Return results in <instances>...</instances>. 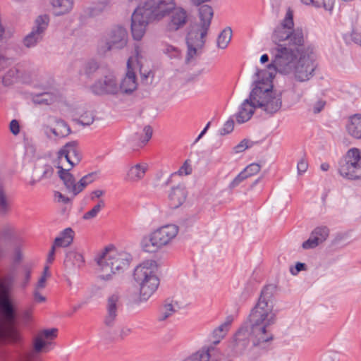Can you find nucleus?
Listing matches in <instances>:
<instances>
[{
    "instance_id": "obj_1",
    "label": "nucleus",
    "mask_w": 361,
    "mask_h": 361,
    "mask_svg": "<svg viewBox=\"0 0 361 361\" xmlns=\"http://www.w3.org/2000/svg\"><path fill=\"white\" fill-rule=\"evenodd\" d=\"M274 287L266 286L262 290L255 305L251 309L247 321L233 336V348L237 352L243 351L250 342L260 346L272 340L270 327L277 319L274 310Z\"/></svg>"
},
{
    "instance_id": "obj_2",
    "label": "nucleus",
    "mask_w": 361,
    "mask_h": 361,
    "mask_svg": "<svg viewBox=\"0 0 361 361\" xmlns=\"http://www.w3.org/2000/svg\"><path fill=\"white\" fill-rule=\"evenodd\" d=\"M291 55L286 50H280L264 69H257L255 74V86L250 92L251 99L257 106L267 114H273L280 110L282 106L281 94L273 90L272 80L276 71L287 74L290 71Z\"/></svg>"
},
{
    "instance_id": "obj_3",
    "label": "nucleus",
    "mask_w": 361,
    "mask_h": 361,
    "mask_svg": "<svg viewBox=\"0 0 361 361\" xmlns=\"http://www.w3.org/2000/svg\"><path fill=\"white\" fill-rule=\"evenodd\" d=\"M176 6L173 0H147L138 6L131 16V32L135 40H140L152 20H160Z\"/></svg>"
},
{
    "instance_id": "obj_4",
    "label": "nucleus",
    "mask_w": 361,
    "mask_h": 361,
    "mask_svg": "<svg viewBox=\"0 0 361 361\" xmlns=\"http://www.w3.org/2000/svg\"><path fill=\"white\" fill-rule=\"evenodd\" d=\"M94 259L99 267L100 279L109 281L114 275L128 269L131 256L128 252L118 251L114 246H107L96 255Z\"/></svg>"
},
{
    "instance_id": "obj_5",
    "label": "nucleus",
    "mask_w": 361,
    "mask_h": 361,
    "mask_svg": "<svg viewBox=\"0 0 361 361\" xmlns=\"http://www.w3.org/2000/svg\"><path fill=\"white\" fill-rule=\"evenodd\" d=\"M281 49L286 50V54L291 55L292 59L289 60L290 71L288 74L293 73L295 78L300 82L307 81L313 76L317 63L312 47H305L303 45L299 52L292 48L280 47L276 49L275 56Z\"/></svg>"
},
{
    "instance_id": "obj_6",
    "label": "nucleus",
    "mask_w": 361,
    "mask_h": 361,
    "mask_svg": "<svg viewBox=\"0 0 361 361\" xmlns=\"http://www.w3.org/2000/svg\"><path fill=\"white\" fill-rule=\"evenodd\" d=\"M0 314L2 317L0 319V339L17 342L20 340V334L14 326L17 313L2 282L0 283ZM20 361H30V358L25 356Z\"/></svg>"
},
{
    "instance_id": "obj_7",
    "label": "nucleus",
    "mask_w": 361,
    "mask_h": 361,
    "mask_svg": "<svg viewBox=\"0 0 361 361\" xmlns=\"http://www.w3.org/2000/svg\"><path fill=\"white\" fill-rule=\"evenodd\" d=\"M293 14L288 9L281 23L274 29L271 36L272 41L277 44L274 54L280 47L292 48L299 52L304 45L305 39L302 28H293Z\"/></svg>"
},
{
    "instance_id": "obj_8",
    "label": "nucleus",
    "mask_w": 361,
    "mask_h": 361,
    "mask_svg": "<svg viewBox=\"0 0 361 361\" xmlns=\"http://www.w3.org/2000/svg\"><path fill=\"white\" fill-rule=\"evenodd\" d=\"M178 226L173 224H166L153 230L147 237L142 238L141 247L148 253H156L164 247L169 245L177 236Z\"/></svg>"
},
{
    "instance_id": "obj_9",
    "label": "nucleus",
    "mask_w": 361,
    "mask_h": 361,
    "mask_svg": "<svg viewBox=\"0 0 361 361\" xmlns=\"http://www.w3.org/2000/svg\"><path fill=\"white\" fill-rule=\"evenodd\" d=\"M155 265L152 261H146L138 265L134 271L133 276L140 287V298L147 300L157 289L159 281L155 274Z\"/></svg>"
},
{
    "instance_id": "obj_10",
    "label": "nucleus",
    "mask_w": 361,
    "mask_h": 361,
    "mask_svg": "<svg viewBox=\"0 0 361 361\" xmlns=\"http://www.w3.org/2000/svg\"><path fill=\"white\" fill-rule=\"evenodd\" d=\"M338 173L349 180H361V150L356 147L349 149L338 165Z\"/></svg>"
},
{
    "instance_id": "obj_11",
    "label": "nucleus",
    "mask_w": 361,
    "mask_h": 361,
    "mask_svg": "<svg viewBox=\"0 0 361 361\" xmlns=\"http://www.w3.org/2000/svg\"><path fill=\"white\" fill-rule=\"evenodd\" d=\"M57 168L60 179L63 181L68 192L72 194L73 197L82 192L87 185L93 183L97 177L96 172L90 173L76 183L75 178L69 172L70 168H63L62 166H59Z\"/></svg>"
},
{
    "instance_id": "obj_12",
    "label": "nucleus",
    "mask_w": 361,
    "mask_h": 361,
    "mask_svg": "<svg viewBox=\"0 0 361 361\" xmlns=\"http://www.w3.org/2000/svg\"><path fill=\"white\" fill-rule=\"evenodd\" d=\"M208 30L200 26L198 24L193 25L187 35L186 43L188 46V53L186 61L189 62L197 55L204 44V37L207 34Z\"/></svg>"
},
{
    "instance_id": "obj_13",
    "label": "nucleus",
    "mask_w": 361,
    "mask_h": 361,
    "mask_svg": "<svg viewBox=\"0 0 361 361\" xmlns=\"http://www.w3.org/2000/svg\"><path fill=\"white\" fill-rule=\"evenodd\" d=\"M122 307L123 299L119 292H114L106 297L105 300L106 314L104 319L106 326L112 327L114 326Z\"/></svg>"
},
{
    "instance_id": "obj_14",
    "label": "nucleus",
    "mask_w": 361,
    "mask_h": 361,
    "mask_svg": "<svg viewBox=\"0 0 361 361\" xmlns=\"http://www.w3.org/2000/svg\"><path fill=\"white\" fill-rule=\"evenodd\" d=\"M103 78L97 81L92 86L95 94H116L119 90L118 80L114 71L102 69Z\"/></svg>"
},
{
    "instance_id": "obj_15",
    "label": "nucleus",
    "mask_w": 361,
    "mask_h": 361,
    "mask_svg": "<svg viewBox=\"0 0 361 361\" xmlns=\"http://www.w3.org/2000/svg\"><path fill=\"white\" fill-rule=\"evenodd\" d=\"M49 22L47 15L38 16L32 31L23 39V44L27 48L35 47L43 39L44 33L47 30Z\"/></svg>"
},
{
    "instance_id": "obj_16",
    "label": "nucleus",
    "mask_w": 361,
    "mask_h": 361,
    "mask_svg": "<svg viewBox=\"0 0 361 361\" xmlns=\"http://www.w3.org/2000/svg\"><path fill=\"white\" fill-rule=\"evenodd\" d=\"M59 166L63 167V161L68 164L70 170L78 164L81 160V154L78 146L77 141L67 142L58 152Z\"/></svg>"
},
{
    "instance_id": "obj_17",
    "label": "nucleus",
    "mask_w": 361,
    "mask_h": 361,
    "mask_svg": "<svg viewBox=\"0 0 361 361\" xmlns=\"http://www.w3.org/2000/svg\"><path fill=\"white\" fill-rule=\"evenodd\" d=\"M128 39L126 29L121 25H116L107 34L105 49L106 50L121 49L127 45Z\"/></svg>"
},
{
    "instance_id": "obj_18",
    "label": "nucleus",
    "mask_w": 361,
    "mask_h": 361,
    "mask_svg": "<svg viewBox=\"0 0 361 361\" xmlns=\"http://www.w3.org/2000/svg\"><path fill=\"white\" fill-rule=\"evenodd\" d=\"M188 20L187 11L181 7L174 8L169 16L166 24V30L169 32H175L183 28Z\"/></svg>"
},
{
    "instance_id": "obj_19",
    "label": "nucleus",
    "mask_w": 361,
    "mask_h": 361,
    "mask_svg": "<svg viewBox=\"0 0 361 361\" xmlns=\"http://www.w3.org/2000/svg\"><path fill=\"white\" fill-rule=\"evenodd\" d=\"M221 359V352L214 345H211L202 348L183 361H219Z\"/></svg>"
},
{
    "instance_id": "obj_20",
    "label": "nucleus",
    "mask_w": 361,
    "mask_h": 361,
    "mask_svg": "<svg viewBox=\"0 0 361 361\" xmlns=\"http://www.w3.org/2000/svg\"><path fill=\"white\" fill-rule=\"evenodd\" d=\"M58 329L56 328L44 329L39 331L33 341V349L35 353H41L50 343V341L57 337Z\"/></svg>"
},
{
    "instance_id": "obj_21",
    "label": "nucleus",
    "mask_w": 361,
    "mask_h": 361,
    "mask_svg": "<svg viewBox=\"0 0 361 361\" xmlns=\"http://www.w3.org/2000/svg\"><path fill=\"white\" fill-rule=\"evenodd\" d=\"M329 234V230L326 226H319L315 228L311 233L310 238L303 242V249H312L324 242Z\"/></svg>"
},
{
    "instance_id": "obj_22",
    "label": "nucleus",
    "mask_w": 361,
    "mask_h": 361,
    "mask_svg": "<svg viewBox=\"0 0 361 361\" xmlns=\"http://www.w3.org/2000/svg\"><path fill=\"white\" fill-rule=\"evenodd\" d=\"M257 108V106L251 99L250 94L249 98L245 99L240 104L237 112L234 114L236 122L239 124H242L250 120Z\"/></svg>"
},
{
    "instance_id": "obj_23",
    "label": "nucleus",
    "mask_w": 361,
    "mask_h": 361,
    "mask_svg": "<svg viewBox=\"0 0 361 361\" xmlns=\"http://www.w3.org/2000/svg\"><path fill=\"white\" fill-rule=\"evenodd\" d=\"M130 63L131 59H129L127 62V72L126 76L119 85V90L124 93H131L135 91L137 87L135 74L131 68Z\"/></svg>"
},
{
    "instance_id": "obj_24",
    "label": "nucleus",
    "mask_w": 361,
    "mask_h": 361,
    "mask_svg": "<svg viewBox=\"0 0 361 361\" xmlns=\"http://www.w3.org/2000/svg\"><path fill=\"white\" fill-rule=\"evenodd\" d=\"M148 170V165L145 162H140L129 166L126 173V180L137 183L141 180Z\"/></svg>"
},
{
    "instance_id": "obj_25",
    "label": "nucleus",
    "mask_w": 361,
    "mask_h": 361,
    "mask_svg": "<svg viewBox=\"0 0 361 361\" xmlns=\"http://www.w3.org/2000/svg\"><path fill=\"white\" fill-rule=\"evenodd\" d=\"M187 197V191L182 185L173 187L169 194V198L172 207L177 208L180 206Z\"/></svg>"
},
{
    "instance_id": "obj_26",
    "label": "nucleus",
    "mask_w": 361,
    "mask_h": 361,
    "mask_svg": "<svg viewBox=\"0 0 361 361\" xmlns=\"http://www.w3.org/2000/svg\"><path fill=\"white\" fill-rule=\"evenodd\" d=\"M54 14L61 16L69 13L73 8L74 0H51Z\"/></svg>"
},
{
    "instance_id": "obj_27",
    "label": "nucleus",
    "mask_w": 361,
    "mask_h": 361,
    "mask_svg": "<svg viewBox=\"0 0 361 361\" xmlns=\"http://www.w3.org/2000/svg\"><path fill=\"white\" fill-rule=\"evenodd\" d=\"M233 322V318L231 316L226 317V321L221 324L218 327H216L212 331V343L214 345H217L220 343L221 340L224 338L228 331L231 323Z\"/></svg>"
},
{
    "instance_id": "obj_28",
    "label": "nucleus",
    "mask_w": 361,
    "mask_h": 361,
    "mask_svg": "<svg viewBox=\"0 0 361 361\" xmlns=\"http://www.w3.org/2000/svg\"><path fill=\"white\" fill-rule=\"evenodd\" d=\"M74 235L75 233L73 229L66 228L55 238L54 245L56 247H68L73 243Z\"/></svg>"
},
{
    "instance_id": "obj_29",
    "label": "nucleus",
    "mask_w": 361,
    "mask_h": 361,
    "mask_svg": "<svg viewBox=\"0 0 361 361\" xmlns=\"http://www.w3.org/2000/svg\"><path fill=\"white\" fill-rule=\"evenodd\" d=\"M348 133L356 139H361V115L350 117L346 126Z\"/></svg>"
},
{
    "instance_id": "obj_30",
    "label": "nucleus",
    "mask_w": 361,
    "mask_h": 361,
    "mask_svg": "<svg viewBox=\"0 0 361 361\" xmlns=\"http://www.w3.org/2000/svg\"><path fill=\"white\" fill-rule=\"evenodd\" d=\"M199 16L200 23L198 25L209 30L213 17L212 8L208 5L202 6L199 9Z\"/></svg>"
},
{
    "instance_id": "obj_31",
    "label": "nucleus",
    "mask_w": 361,
    "mask_h": 361,
    "mask_svg": "<svg viewBox=\"0 0 361 361\" xmlns=\"http://www.w3.org/2000/svg\"><path fill=\"white\" fill-rule=\"evenodd\" d=\"M83 263V257L81 254L75 251H70L67 252L64 260V264L67 268H72L73 267H80Z\"/></svg>"
},
{
    "instance_id": "obj_32",
    "label": "nucleus",
    "mask_w": 361,
    "mask_h": 361,
    "mask_svg": "<svg viewBox=\"0 0 361 361\" xmlns=\"http://www.w3.org/2000/svg\"><path fill=\"white\" fill-rule=\"evenodd\" d=\"M326 104L323 98L318 95H313L307 102L308 110L315 114H319L323 110Z\"/></svg>"
},
{
    "instance_id": "obj_33",
    "label": "nucleus",
    "mask_w": 361,
    "mask_h": 361,
    "mask_svg": "<svg viewBox=\"0 0 361 361\" xmlns=\"http://www.w3.org/2000/svg\"><path fill=\"white\" fill-rule=\"evenodd\" d=\"M177 307L178 303L176 302H173V300L169 299L166 300L161 308V312L159 316V320H166L167 318H169L170 316H171L173 313L176 312Z\"/></svg>"
},
{
    "instance_id": "obj_34",
    "label": "nucleus",
    "mask_w": 361,
    "mask_h": 361,
    "mask_svg": "<svg viewBox=\"0 0 361 361\" xmlns=\"http://www.w3.org/2000/svg\"><path fill=\"white\" fill-rule=\"evenodd\" d=\"M51 132L56 137H65L71 133V130L64 121L56 119L55 127L51 129Z\"/></svg>"
},
{
    "instance_id": "obj_35",
    "label": "nucleus",
    "mask_w": 361,
    "mask_h": 361,
    "mask_svg": "<svg viewBox=\"0 0 361 361\" xmlns=\"http://www.w3.org/2000/svg\"><path fill=\"white\" fill-rule=\"evenodd\" d=\"M57 100L56 94L50 92H43L35 94L32 97L35 104L50 105Z\"/></svg>"
},
{
    "instance_id": "obj_36",
    "label": "nucleus",
    "mask_w": 361,
    "mask_h": 361,
    "mask_svg": "<svg viewBox=\"0 0 361 361\" xmlns=\"http://www.w3.org/2000/svg\"><path fill=\"white\" fill-rule=\"evenodd\" d=\"M54 172L53 167L49 164L37 166L35 168V175L38 180H44L51 178Z\"/></svg>"
},
{
    "instance_id": "obj_37",
    "label": "nucleus",
    "mask_w": 361,
    "mask_h": 361,
    "mask_svg": "<svg viewBox=\"0 0 361 361\" xmlns=\"http://www.w3.org/2000/svg\"><path fill=\"white\" fill-rule=\"evenodd\" d=\"M11 209V201L5 190L0 187V215L6 216Z\"/></svg>"
},
{
    "instance_id": "obj_38",
    "label": "nucleus",
    "mask_w": 361,
    "mask_h": 361,
    "mask_svg": "<svg viewBox=\"0 0 361 361\" xmlns=\"http://www.w3.org/2000/svg\"><path fill=\"white\" fill-rule=\"evenodd\" d=\"M232 37V30L231 27H226L224 29L218 36L217 38V47L219 49H226L231 42Z\"/></svg>"
},
{
    "instance_id": "obj_39",
    "label": "nucleus",
    "mask_w": 361,
    "mask_h": 361,
    "mask_svg": "<svg viewBox=\"0 0 361 361\" xmlns=\"http://www.w3.org/2000/svg\"><path fill=\"white\" fill-rule=\"evenodd\" d=\"M19 78V71L13 67L10 68L2 78V82L5 86H9L16 82Z\"/></svg>"
},
{
    "instance_id": "obj_40",
    "label": "nucleus",
    "mask_w": 361,
    "mask_h": 361,
    "mask_svg": "<svg viewBox=\"0 0 361 361\" xmlns=\"http://www.w3.org/2000/svg\"><path fill=\"white\" fill-rule=\"evenodd\" d=\"M105 207V202L103 200H100L98 203L94 206V207L85 212L83 216L82 219L84 220H90L94 218H95L97 214L99 213V212Z\"/></svg>"
},
{
    "instance_id": "obj_41",
    "label": "nucleus",
    "mask_w": 361,
    "mask_h": 361,
    "mask_svg": "<svg viewBox=\"0 0 361 361\" xmlns=\"http://www.w3.org/2000/svg\"><path fill=\"white\" fill-rule=\"evenodd\" d=\"M94 121V115L92 111H86L81 114L79 123L82 126H90Z\"/></svg>"
},
{
    "instance_id": "obj_42",
    "label": "nucleus",
    "mask_w": 361,
    "mask_h": 361,
    "mask_svg": "<svg viewBox=\"0 0 361 361\" xmlns=\"http://www.w3.org/2000/svg\"><path fill=\"white\" fill-rule=\"evenodd\" d=\"M261 166L257 163H252L248 165L242 172L246 176V178L254 176L259 172Z\"/></svg>"
},
{
    "instance_id": "obj_43",
    "label": "nucleus",
    "mask_w": 361,
    "mask_h": 361,
    "mask_svg": "<svg viewBox=\"0 0 361 361\" xmlns=\"http://www.w3.org/2000/svg\"><path fill=\"white\" fill-rule=\"evenodd\" d=\"M163 51L164 54H167L170 58L179 57L180 54V50L177 47L168 44L164 45Z\"/></svg>"
},
{
    "instance_id": "obj_44",
    "label": "nucleus",
    "mask_w": 361,
    "mask_h": 361,
    "mask_svg": "<svg viewBox=\"0 0 361 361\" xmlns=\"http://www.w3.org/2000/svg\"><path fill=\"white\" fill-rule=\"evenodd\" d=\"M327 0H315L310 5H312L315 7H322L326 11H331L334 4V0H330L329 5L327 4Z\"/></svg>"
},
{
    "instance_id": "obj_45",
    "label": "nucleus",
    "mask_w": 361,
    "mask_h": 361,
    "mask_svg": "<svg viewBox=\"0 0 361 361\" xmlns=\"http://www.w3.org/2000/svg\"><path fill=\"white\" fill-rule=\"evenodd\" d=\"M97 68L98 65L97 62L91 61L85 63L84 67V71L86 75H89L95 72L97 70Z\"/></svg>"
},
{
    "instance_id": "obj_46",
    "label": "nucleus",
    "mask_w": 361,
    "mask_h": 361,
    "mask_svg": "<svg viewBox=\"0 0 361 361\" xmlns=\"http://www.w3.org/2000/svg\"><path fill=\"white\" fill-rule=\"evenodd\" d=\"M234 128V121L233 119L228 120L220 130L221 135H226L233 131Z\"/></svg>"
},
{
    "instance_id": "obj_47",
    "label": "nucleus",
    "mask_w": 361,
    "mask_h": 361,
    "mask_svg": "<svg viewBox=\"0 0 361 361\" xmlns=\"http://www.w3.org/2000/svg\"><path fill=\"white\" fill-rule=\"evenodd\" d=\"M308 169V162L306 159L301 158L297 164V171L298 175H301L307 171Z\"/></svg>"
},
{
    "instance_id": "obj_48",
    "label": "nucleus",
    "mask_w": 361,
    "mask_h": 361,
    "mask_svg": "<svg viewBox=\"0 0 361 361\" xmlns=\"http://www.w3.org/2000/svg\"><path fill=\"white\" fill-rule=\"evenodd\" d=\"M246 179V176L241 171L230 183V189L237 187L242 181Z\"/></svg>"
},
{
    "instance_id": "obj_49",
    "label": "nucleus",
    "mask_w": 361,
    "mask_h": 361,
    "mask_svg": "<svg viewBox=\"0 0 361 361\" xmlns=\"http://www.w3.org/2000/svg\"><path fill=\"white\" fill-rule=\"evenodd\" d=\"M248 140H243L239 144L234 147L233 150L235 153H240L247 149L250 146Z\"/></svg>"
},
{
    "instance_id": "obj_50",
    "label": "nucleus",
    "mask_w": 361,
    "mask_h": 361,
    "mask_svg": "<svg viewBox=\"0 0 361 361\" xmlns=\"http://www.w3.org/2000/svg\"><path fill=\"white\" fill-rule=\"evenodd\" d=\"M178 173L180 175H189L192 173V168L188 161H185L183 165L180 168Z\"/></svg>"
},
{
    "instance_id": "obj_51",
    "label": "nucleus",
    "mask_w": 361,
    "mask_h": 361,
    "mask_svg": "<svg viewBox=\"0 0 361 361\" xmlns=\"http://www.w3.org/2000/svg\"><path fill=\"white\" fill-rule=\"evenodd\" d=\"M105 8L104 4H99L97 6L90 8V14L92 16H94L97 15L99 13L102 12Z\"/></svg>"
},
{
    "instance_id": "obj_52",
    "label": "nucleus",
    "mask_w": 361,
    "mask_h": 361,
    "mask_svg": "<svg viewBox=\"0 0 361 361\" xmlns=\"http://www.w3.org/2000/svg\"><path fill=\"white\" fill-rule=\"evenodd\" d=\"M10 130L13 135H18L20 132V126L16 120H12L10 123Z\"/></svg>"
},
{
    "instance_id": "obj_53",
    "label": "nucleus",
    "mask_w": 361,
    "mask_h": 361,
    "mask_svg": "<svg viewBox=\"0 0 361 361\" xmlns=\"http://www.w3.org/2000/svg\"><path fill=\"white\" fill-rule=\"evenodd\" d=\"M140 75H141L142 81L144 82L145 80L146 83H147V80L149 78H150L152 80L154 77V75L151 71H148L143 73L141 69H140Z\"/></svg>"
},
{
    "instance_id": "obj_54",
    "label": "nucleus",
    "mask_w": 361,
    "mask_h": 361,
    "mask_svg": "<svg viewBox=\"0 0 361 361\" xmlns=\"http://www.w3.org/2000/svg\"><path fill=\"white\" fill-rule=\"evenodd\" d=\"M33 296L37 302H43L46 300V298L39 293V289H35Z\"/></svg>"
},
{
    "instance_id": "obj_55",
    "label": "nucleus",
    "mask_w": 361,
    "mask_h": 361,
    "mask_svg": "<svg viewBox=\"0 0 361 361\" xmlns=\"http://www.w3.org/2000/svg\"><path fill=\"white\" fill-rule=\"evenodd\" d=\"M10 64V61L5 56H0V72L8 67Z\"/></svg>"
},
{
    "instance_id": "obj_56",
    "label": "nucleus",
    "mask_w": 361,
    "mask_h": 361,
    "mask_svg": "<svg viewBox=\"0 0 361 361\" xmlns=\"http://www.w3.org/2000/svg\"><path fill=\"white\" fill-rule=\"evenodd\" d=\"M56 246L53 245L51 247V250L48 254L47 262L49 264H51L54 260V255H55V250Z\"/></svg>"
},
{
    "instance_id": "obj_57",
    "label": "nucleus",
    "mask_w": 361,
    "mask_h": 361,
    "mask_svg": "<svg viewBox=\"0 0 361 361\" xmlns=\"http://www.w3.org/2000/svg\"><path fill=\"white\" fill-rule=\"evenodd\" d=\"M104 191L102 190H95L90 193V200H94L96 198H99L104 195Z\"/></svg>"
},
{
    "instance_id": "obj_58",
    "label": "nucleus",
    "mask_w": 361,
    "mask_h": 361,
    "mask_svg": "<svg viewBox=\"0 0 361 361\" xmlns=\"http://www.w3.org/2000/svg\"><path fill=\"white\" fill-rule=\"evenodd\" d=\"M46 281L47 278L45 277V276H42L37 283L35 289L44 288L46 286Z\"/></svg>"
},
{
    "instance_id": "obj_59",
    "label": "nucleus",
    "mask_w": 361,
    "mask_h": 361,
    "mask_svg": "<svg viewBox=\"0 0 361 361\" xmlns=\"http://www.w3.org/2000/svg\"><path fill=\"white\" fill-rule=\"evenodd\" d=\"M144 133L145 134V142H148L152 135V128L149 126H147L144 128Z\"/></svg>"
},
{
    "instance_id": "obj_60",
    "label": "nucleus",
    "mask_w": 361,
    "mask_h": 361,
    "mask_svg": "<svg viewBox=\"0 0 361 361\" xmlns=\"http://www.w3.org/2000/svg\"><path fill=\"white\" fill-rule=\"evenodd\" d=\"M305 264L304 263L298 262L295 265V271H294L292 268L290 269V272L292 274L295 275L300 271L305 269Z\"/></svg>"
},
{
    "instance_id": "obj_61",
    "label": "nucleus",
    "mask_w": 361,
    "mask_h": 361,
    "mask_svg": "<svg viewBox=\"0 0 361 361\" xmlns=\"http://www.w3.org/2000/svg\"><path fill=\"white\" fill-rule=\"evenodd\" d=\"M22 319L24 323H28L32 319V314L31 312L29 311H25L23 312L22 315Z\"/></svg>"
},
{
    "instance_id": "obj_62",
    "label": "nucleus",
    "mask_w": 361,
    "mask_h": 361,
    "mask_svg": "<svg viewBox=\"0 0 361 361\" xmlns=\"http://www.w3.org/2000/svg\"><path fill=\"white\" fill-rule=\"evenodd\" d=\"M30 279V271L29 270H25V281L23 283V286L25 287L29 282Z\"/></svg>"
},
{
    "instance_id": "obj_63",
    "label": "nucleus",
    "mask_w": 361,
    "mask_h": 361,
    "mask_svg": "<svg viewBox=\"0 0 361 361\" xmlns=\"http://www.w3.org/2000/svg\"><path fill=\"white\" fill-rule=\"evenodd\" d=\"M58 197H59V201H61L64 203H67L69 202V199L68 197H66L65 196H63L61 193L60 192H58Z\"/></svg>"
},
{
    "instance_id": "obj_64",
    "label": "nucleus",
    "mask_w": 361,
    "mask_h": 361,
    "mask_svg": "<svg viewBox=\"0 0 361 361\" xmlns=\"http://www.w3.org/2000/svg\"><path fill=\"white\" fill-rule=\"evenodd\" d=\"M330 168V166L328 163L326 162H324V163H322L321 165H320V169L322 171H329Z\"/></svg>"
}]
</instances>
